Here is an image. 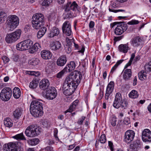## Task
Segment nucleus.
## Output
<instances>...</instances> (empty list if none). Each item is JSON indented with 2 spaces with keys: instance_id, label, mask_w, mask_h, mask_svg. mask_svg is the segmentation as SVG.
<instances>
[{
  "instance_id": "58",
  "label": "nucleus",
  "mask_w": 151,
  "mask_h": 151,
  "mask_svg": "<svg viewBox=\"0 0 151 151\" xmlns=\"http://www.w3.org/2000/svg\"><path fill=\"white\" fill-rule=\"evenodd\" d=\"M38 59L37 58H35L32 59V63H33L32 65H37L38 63Z\"/></svg>"
},
{
  "instance_id": "55",
  "label": "nucleus",
  "mask_w": 151,
  "mask_h": 151,
  "mask_svg": "<svg viewBox=\"0 0 151 151\" xmlns=\"http://www.w3.org/2000/svg\"><path fill=\"white\" fill-rule=\"evenodd\" d=\"M2 59L4 63H6L9 61V58L6 56H3L2 57Z\"/></svg>"
},
{
  "instance_id": "63",
  "label": "nucleus",
  "mask_w": 151,
  "mask_h": 151,
  "mask_svg": "<svg viewBox=\"0 0 151 151\" xmlns=\"http://www.w3.org/2000/svg\"><path fill=\"white\" fill-rule=\"evenodd\" d=\"M53 148L50 146H47L45 148L46 151H52V150Z\"/></svg>"
},
{
  "instance_id": "28",
  "label": "nucleus",
  "mask_w": 151,
  "mask_h": 151,
  "mask_svg": "<svg viewBox=\"0 0 151 151\" xmlns=\"http://www.w3.org/2000/svg\"><path fill=\"white\" fill-rule=\"evenodd\" d=\"M59 33L58 29H52L49 34V37L51 38L58 35Z\"/></svg>"
},
{
  "instance_id": "64",
  "label": "nucleus",
  "mask_w": 151,
  "mask_h": 151,
  "mask_svg": "<svg viewBox=\"0 0 151 151\" xmlns=\"http://www.w3.org/2000/svg\"><path fill=\"white\" fill-rule=\"evenodd\" d=\"M117 67L116 65H115L112 68L111 72L112 73L115 70Z\"/></svg>"
},
{
  "instance_id": "8",
  "label": "nucleus",
  "mask_w": 151,
  "mask_h": 151,
  "mask_svg": "<svg viewBox=\"0 0 151 151\" xmlns=\"http://www.w3.org/2000/svg\"><path fill=\"white\" fill-rule=\"evenodd\" d=\"M12 90L9 88H4L0 93L1 99L4 101H7L10 99L12 95Z\"/></svg>"
},
{
  "instance_id": "2",
  "label": "nucleus",
  "mask_w": 151,
  "mask_h": 151,
  "mask_svg": "<svg viewBox=\"0 0 151 151\" xmlns=\"http://www.w3.org/2000/svg\"><path fill=\"white\" fill-rule=\"evenodd\" d=\"M44 21L43 15L41 13H36L32 17V23L33 27L35 28H44L42 27V23Z\"/></svg>"
},
{
  "instance_id": "10",
  "label": "nucleus",
  "mask_w": 151,
  "mask_h": 151,
  "mask_svg": "<svg viewBox=\"0 0 151 151\" xmlns=\"http://www.w3.org/2000/svg\"><path fill=\"white\" fill-rule=\"evenodd\" d=\"M142 139L145 142H151V131L148 129H145L142 132Z\"/></svg>"
},
{
  "instance_id": "50",
  "label": "nucleus",
  "mask_w": 151,
  "mask_h": 151,
  "mask_svg": "<svg viewBox=\"0 0 151 151\" xmlns=\"http://www.w3.org/2000/svg\"><path fill=\"white\" fill-rule=\"evenodd\" d=\"M64 73H65L63 72V71L62 70L56 74V77L58 78H61L63 76Z\"/></svg>"
},
{
  "instance_id": "41",
  "label": "nucleus",
  "mask_w": 151,
  "mask_h": 151,
  "mask_svg": "<svg viewBox=\"0 0 151 151\" xmlns=\"http://www.w3.org/2000/svg\"><path fill=\"white\" fill-rule=\"evenodd\" d=\"M37 86V83L35 81L33 80L30 83L29 87L32 89L35 88Z\"/></svg>"
},
{
  "instance_id": "57",
  "label": "nucleus",
  "mask_w": 151,
  "mask_h": 151,
  "mask_svg": "<svg viewBox=\"0 0 151 151\" xmlns=\"http://www.w3.org/2000/svg\"><path fill=\"white\" fill-rule=\"evenodd\" d=\"M42 125H43V127H47L48 125V122L47 121H42Z\"/></svg>"
},
{
  "instance_id": "38",
  "label": "nucleus",
  "mask_w": 151,
  "mask_h": 151,
  "mask_svg": "<svg viewBox=\"0 0 151 151\" xmlns=\"http://www.w3.org/2000/svg\"><path fill=\"white\" fill-rule=\"evenodd\" d=\"M63 33L68 36L72 34L71 29H62Z\"/></svg>"
},
{
  "instance_id": "53",
  "label": "nucleus",
  "mask_w": 151,
  "mask_h": 151,
  "mask_svg": "<svg viewBox=\"0 0 151 151\" xmlns=\"http://www.w3.org/2000/svg\"><path fill=\"white\" fill-rule=\"evenodd\" d=\"M109 10L111 12H112L114 13H116L119 12H125V10L123 9H117V10H113L109 8Z\"/></svg>"
},
{
  "instance_id": "3",
  "label": "nucleus",
  "mask_w": 151,
  "mask_h": 151,
  "mask_svg": "<svg viewBox=\"0 0 151 151\" xmlns=\"http://www.w3.org/2000/svg\"><path fill=\"white\" fill-rule=\"evenodd\" d=\"M127 105L128 102L122 100L121 94L119 93H117L113 104V106L116 109L121 107L122 109H124Z\"/></svg>"
},
{
  "instance_id": "14",
  "label": "nucleus",
  "mask_w": 151,
  "mask_h": 151,
  "mask_svg": "<svg viewBox=\"0 0 151 151\" xmlns=\"http://www.w3.org/2000/svg\"><path fill=\"white\" fill-rule=\"evenodd\" d=\"M67 61V58L65 55L60 56L57 59L56 64L58 66L62 67L64 66Z\"/></svg>"
},
{
  "instance_id": "6",
  "label": "nucleus",
  "mask_w": 151,
  "mask_h": 151,
  "mask_svg": "<svg viewBox=\"0 0 151 151\" xmlns=\"http://www.w3.org/2000/svg\"><path fill=\"white\" fill-rule=\"evenodd\" d=\"M40 133L38 127L34 125H30L28 127L25 131L26 135L27 137H32L37 136Z\"/></svg>"
},
{
  "instance_id": "40",
  "label": "nucleus",
  "mask_w": 151,
  "mask_h": 151,
  "mask_svg": "<svg viewBox=\"0 0 151 151\" xmlns=\"http://www.w3.org/2000/svg\"><path fill=\"white\" fill-rule=\"evenodd\" d=\"M52 2V0H44L43 1L41 5L42 6H48Z\"/></svg>"
},
{
  "instance_id": "44",
  "label": "nucleus",
  "mask_w": 151,
  "mask_h": 151,
  "mask_svg": "<svg viewBox=\"0 0 151 151\" xmlns=\"http://www.w3.org/2000/svg\"><path fill=\"white\" fill-rule=\"evenodd\" d=\"M71 24L70 22L66 21L63 25L62 28H71Z\"/></svg>"
},
{
  "instance_id": "42",
  "label": "nucleus",
  "mask_w": 151,
  "mask_h": 151,
  "mask_svg": "<svg viewBox=\"0 0 151 151\" xmlns=\"http://www.w3.org/2000/svg\"><path fill=\"white\" fill-rule=\"evenodd\" d=\"M69 67L71 71L74 70L76 67V64L75 63L74 61H70V63L68 64Z\"/></svg>"
},
{
  "instance_id": "45",
  "label": "nucleus",
  "mask_w": 151,
  "mask_h": 151,
  "mask_svg": "<svg viewBox=\"0 0 151 151\" xmlns=\"http://www.w3.org/2000/svg\"><path fill=\"white\" fill-rule=\"evenodd\" d=\"M71 1H68V3L64 7L65 11H70L71 9Z\"/></svg>"
},
{
  "instance_id": "36",
  "label": "nucleus",
  "mask_w": 151,
  "mask_h": 151,
  "mask_svg": "<svg viewBox=\"0 0 151 151\" xmlns=\"http://www.w3.org/2000/svg\"><path fill=\"white\" fill-rule=\"evenodd\" d=\"M127 29H115V33L117 35H120L125 31Z\"/></svg>"
},
{
  "instance_id": "18",
  "label": "nucleus",
  "mask_w": 151,
  "mask_h": 151,
  "mask_svg": "<svg viewBox=\"0 0 151 151\" xmlns=\"http://www.w3.org/2000/svg\"><path fill=\"white\" fill-rule=\"evenodd\" d=\"M50 85L49 81L47 79L42 80L40 82L39 86L42 90H45L48 88Z\"/></svg>"
},
{
  "instance_id": "11",
  "label": "nucleus",
  "mask_w": 151,
  "mask_h": 151,
  "mask_svg": "<svg viewBox=\"0 0 151 151\" xmlns=\"http://www.w3.org/2000/svg\"><path fill=\"white\" fill-rule=\"evenodd\" d=\"M135 133L132 130L127 131L125 133L124 141L127 143H129L134 137Z\"/></svg>"
},
{
  "instance_id": "7",
  "label": "nucleus",
  "mask_w": 151,
  "mask_h": 151,
  "mask_svg": "<svg viewBox=\"0 0 151 151\" xmlns=\"http://www.w3.org/2000/svg\"><path fill=\"white\" fill-rule=\"evenodd\" d=\"M33 42L30 40H27L20 42L16 45L17 49L23 51L30 49L32 46Z\"/></svg>"
},
{
  "instance_id": "62",
  "label": "nucleus",
  "mask_w": 151,
  "mask_h": 151,
  "mask_svg": "<svg viewBox=\"0 0 151 151\" xmlns=\"http://www.w3.org/2000/svg\"><path fill=\"white\" fill-rule=\"evenodd\" d=\"M58 133V130L56 129V130L55 131L54 133V136H55V138L56 139V140H59V139H58L57 136Z\"/></svg>"
},
{
  "instance_id": "5",
  "label": "nucleus",
  "mask_w": 151,
  "mask_h": 151,
  "mask_svg": "<svg viewBox=\"0 0 151 151\" xmlns=\"http://www.w3.org/2000/svg\"><path fill=\"white\" fill-rule=\"evenodd\" d=\"M19 23L18 17L15 15L9 16L7 20V25L8 27L10 28H15L17 27Z\"/></svg>"
},
{
  "instance_id": "48",
  "label": "nucleus",
  "mask_w": 151,
  "mask_h": 151,
  "mask_svg": "<svg viewBox=\"0 0 151 151\" xmlns=\"http://www.w3.org/2000/svg\"><path fill=\"white\" fill-rule=\"evenodd\" d=\"M139 23L138 20L135 19H132L131 21L128 22L127 24L129 25H134L138 24Z\"/></svg>"
},
{
  "instance_id": "33",
  "label": "nucleus",
  "mask_w": 151,
  "mask_h": 151,
  "mask_svg": "<svg viewBox=\"0 0 151 151\" xmlns=\"http://www.w3.org/2000/svg\"><path fill=\"white\" fill-rule=\"evenodd\" d=\"M47 31V29H40L37 34V37L38 38H40L45 34Z\"/></svg>"
},
{
  "instance_id": "59",
  "label": "nucleus",
  "mask_w": 151,
  "mask_h": 151,
  "mask_svg": "<svg viewBox=\"0 0 151 151\" xmlns=\"http://www.w3.org/2000/svg\"><path fill=\"white\" fill-rule=\"evenodd\" d=\"M109 145L110 147V148L111 151L113 150V144L112 142L110 141H109L108 142Z\"/></svg>"
},
{
  "instance_id": "30",
  "label": "nucleus",
  "mask_w": 151,
  "mask_h": 151,
  "mask_svg": "<svg viewBox=\"0 0 151 151\" xmlns=\"http://www.w3.org/2000/svg\"><path fill=\"white\" fill-rule=\"evenodd\" d=\"M147 76L146 75V71L142 70L138 73V77L139 79L141 80H145L147 78Z\"/></svg>"
},
{
  "instance_id": "52",
  "label": "nucleus",
  "mask_w": 151,
  "mask_h": 151,
  "mask_svg": "<svg viewBox=\"0 0 151 151\" xmlns=\"http://www.w3.org/2000/svg\"><path fill=\"white\" fill-rule=\"evenodd\" d=\"M69 67L68 65L64 68L62 70L63 72L65 73L70 72L71 71L70 69H69Z\"/></svg>"
},
{
  "instance_id": "56",
  "label": "nucleus",
  "mask_w": 151,
  "mask_h": 151,
  "mask_svg": "<svg viewBox=\"0 0 151 151\" xmlns=\"http://www.w3.org/2000/svg\"><path fill=\"white\" fill-rule=\"evenodd\" d=\"M123 122L125 124L127 125H128L130 123L129 119L128 118H125L123 121Z\"/></svg>"
},
{
  "instance_id": "46",
  "label": "nucleus",
  "mask_w": 151,
  "mask_h": 151,
  "mask_svg": "<svg viewBox=\"0 0 151 151\" xmlns=\"http://www.w3.org/2000/svg\"><path fill=\"white\" fill-rule=\"evenodd\" d=\"M78 5L75 1H74L71 4V9L70 10H72L73 11H75L77 9V8Z\"/></svg>"
},
{
  "instance_id": "22",
  "label": "nucleus",
  "mask_w": 151,
  "mask_h": 151,
  "mask_svg": "<svg viewBox=\"0 0 151 151\" xmlns=\"http://www.w3.org/2000/svg\"><path fill=\"white\" fill-rule=\"evenodd\" d=\"M132 76V72L131 70L128 69L126 70L123 75L124 79L125 81H128L129 80Z\"/></svg>"
},
{
  "instance_id": "29",
  "label": "nucleus",
  "mask_w": 151,
  "mask_h": 151,
  "mask_svg": "<svg viewBox=\"0 0 151 151\" xmlns=\"http://www.w3.org/2000/svg\"><path fill=\"white\" fill-rule=\"evenodd\" d=\"M4 124L7 127H11L13 125L12 121L9 118H6L4 120Z\"/></svg>"
},
{
  "instance_id": "54",
  "label": "nucleus",
  "mask_w": 151,
  "mask_h": 151,
  "mask_svg": "<svg viewBox=\"0 0 151 151\" xmlns=\"http://www.w3.org/2000/svg\"><path fill=\"white\" fill-rule=\"evenodd\" d=\"M85 119V117L82 116L81 119H80L78 120V121L77 122V123L80 125H82L83 121Z\"/></svg>"
},
{
  "instance_id": "47",
  "label": "nucleus",
  "mask_w": 151,
  "mask_h": 151,
  "mask_svg": "<svg viewBox=\"0 0 151 151\" xmlns=\"http://www.w3.org/2000/svg\"><path fill=\"white\" fill-rule=\"evenodd\" d=\"M106 141V136L104 134H102L100 138V142L101 143H104Z\"/></svg>"
},
{
  "instance_id": "4",
  "label": "nucleus",
  "mask_w": 151,
  "mask_h": 151,
  "mask_svg": "<svg viewBox=\"0 0 151 151\" xmlns=\"http://www.w3.org/2000/svg\"><path fill=\"white\" fill-rule=\"evenodd\" d=\"M22 32L20 29H18L13 32L7 34L5 38L6 42L9 43L15 42L20 38Z\"/></svg>"
},
{
  "instance_id": "21",
  "label": "nucleus",
  "mask_w": 151,
  "mask_h": 151,
  "mask_svg": "<svg viewBox=\"0 0 151 151\" xmlns=\"http://www.w3.org/2000/svg\"><path fill=\"white\" fill-rule=\"evenodd\" d=\"M40 46L39 44L36 43L33 46L31 47L29 51L30 53H33L36 52L40 50Z\"/></svg>"
},
{
  "instance_id": "17",
  "label": "nucleus",
  "mask_w": 151,
  "mask_h": 151,
  "mask_svg": "<svg viewBox=\"0 0 151 151\" xmlns=\"http://www.w3.org/2000/svg\"><path fill=\"white\" fill-rule=\"evenodd\" d=\"M37 109H42V104L40 102L36 100L32 101L30 106V110Z\"/></svg>"
},
{
  "instance_id": "34",
  "label": "nucleus",
  "mask_w": 151,
  "mask_h": 151,
  "mask_svg": "<svg viewBox=\"0 0 151 151\" xmlns=\"http://www.w3.org/2000/svg\"><path fill=\"white\" fill-rule=\"evenodd\" d=\"M130 147L132 150L135 151H137L139 147V145L137 142L135 141L132 144L130 145Z\"/></svg>"
},
{
  "instance_id": "20",
  "label": "nucleus",
  "mask_w": 151,
  "mask_h": 151,
  "mask_svg": "<svg viewBox=\"0 0 151 151\" xmlns=\"http://www.w3.org/2000/svg\"><path fill=\"white\" fill-rule=\"evenodd\" d=\"M41 55L43 59L45 60H48L50 59L52 57L51 52L47 50H43L41 52Z\"/></svg>"
},
{
  "instance_id": "19",
  "label": "nucleus",
  "mask_w": 151,
  "mask_h": 151,
  "mask_svg": "<svg viewBox=\"0 0 151 151\" xmlns=\"http://www.w3.org/2000/svg\"><path fill=\"white\" fill-rule=\"evenodd\" d=\"M42 109H33L30 110L31 114L35 117H40L43 114Z\"/></svg>"
},
{
  "instance_id": "61",
  "label": "nucleus",
  "mask_w": 151,
  "mask_h": 151,
  "mask_svg": "<svg viewBox=\"0 0 151 151\" xmlns=\"http://www.w3.org/2000/svg\"><path fill=\"white\" fill-rule=\"evenodd\" d=\"M35 73V71H28L26 72V73H27L29 75L33 76H34Z\"/></svg>"
},
{
  "instance_id": "25",
  "label": "nucleus",
  "mask_w": 151,
  "mask_h": 151,
  "mask_svg": "<svg viewBox=\"0 0 151 151\" xmlns=\"http://www.w3.org/2000/svg\"><path fill=\"white\" fill-rule=\"evenodd\" d=\"M119 50L121 52L124 53H127L129 49L128 45L127 44H121L118 47Z\"/></svg>"
},
{
  "instance_id": "13",
  "label": "nucleus",
  "mask_w": 151,
  "mask_h": 151,
  "mask_svg": "<svg viewBox=\"0 0 151 151\" xmlns=\"http://www.w3.org/2000/svg\"><path fill=\"white\" fill-rule=\"evenodd\" d=\"M143 41L142 38L139 36L133 37L131 40V43L135 47L141 45Z\"/></svg>"
},
{
  "instance_id": "12",
  "label": "nucleus",
  "mask_w": 151,
  "mask_h": 151,
  "mask_svg": "<svg viewBox=\"0 0 151 151\" xmlns=\"http://www.w3.org/2000/svg\"><path fill=\"white\" fill-rule=\"evenodd\" d=\"M114 87V83L113 81H111L108 84L106 89L105 95V98L108 100L110 94L113 91Z\"/></svg>"
},
{
  "instance_id": "23",
  "label": "nucleus",
  "mask_w": 151,
  "mask_h": 151,
  "mask_svg": "<svg viewBox=\"0 0 151 151\" xmlns=\"http://www.w3.org/2000/svg\"><path fill=\"white\" fill-rule=\"evenodd\" d=\"M23 110L21 108H17L14 112L13 116L14 118L18 119L21 116Z\"/></svg>"
},
{
  "instance_id": "24",
  "label": "nucleus",
  "mask_w": 151,
  "mask_h": 151,
  "mask_svg": "<svg viewBox=\"0 0 151 151\" xmlns=\"http://www.w3.org/2000/svg\"><path fill=\"white\" fill-rule=\"evenodd\" d=\"M13 93L15 98L18 99L21 95V91L18 88L16 87L13 90Z\"/></svg>"
},
{
  "instance_id": "27",
  "label": "nucleus",
  "mask_w": 151,
  "mask_h": 151,
  "mask_svg": "<svg viewBox=\"0 0 151 151\" xmlns=\"http://www.w3.org/2000/svg\"><path fill=\"white\" fill-rule=\"evenodd\" d=\"M78 100H76L74 101L72 103V105L70 106L69 109L66 111L71 112L73 111L74 109L78 105Z\"/></svg>"
},
{
  "instance_id": "16",
  "label": "nucleus",
  "mask_w": 151,
  "mask_h": 151,
  "mask_svg": "<svg viewBox=\"0 0 151 151\" xmlns=\"http://www.w3.org/2000/svg\"><path fill=\"white\" fill-rule=\"evenodd\" d=\"M50 46L52 50H57L60 49L62 45L60 42L55 41L51 42Z\"/></svg>"
},
{
  "instance_id": "43",
  "label": "nucleus",
  "mask_w": 151,
  "mask_h": 151,
  "mask_svg": "<svg viewBox=\"0 0 151 151\" xmlns=\"http://www.w3.org/2000/svg\"><path fill=\"white\" fill-rule=\"evenodd\" d=\"M66 41L67 45L69 47H71L74 42V40L73 39H70L67 37L66 38Z\"/></svg>"
},
{
  "instance_id": "49",
  "label": "nucleus",
  "mask_w": 151,
  "mask_h": 151,
  "mask_svg": "<svg viewBox=\"0 0 151 151\" xmlns=\"http://www.w3.org/2000/svg\"><path fill=\"white\" fill-rule=\"evenodd\" d=\"M116 117H114L112 118L111 120V123L112 126L114 127L116 126Z\"/></svg>"
},
{
  "instance_id": "31",
  "label": "nucleus",
  "mask_w": 151,
  "mask_h": 151,
  "mask_svg": "<svg viewBox=\"0 0 151 151\" xmlns=\"http://www.w3.org/2000/svg\"><path fill=\"white\" fill-rule=\"evenodd\" d=\"M12 137L17 140H26V139L22 133L16 134L13 136Z\"/></svg>"
},
{
  "instance_id": "15",
  "label": "nucleus",
  "mask_w": 151,
  "mask_h": 151,
  "mask_svg": "<svg viewBox=\"0 0 151 151\" xmlns=\"http://www.w3.org/2000/svg\"><path fill=\"white\" fill-rule=\"evenodd\" d=\"M110 26L111 28H125L127 27L126 23L124 22H115L111 24Z\"/></svg>"
},
{
  "instance_id": "9",
  "label": "nucleus",
  "mask_w": 151,
  "mask_h": 151,
  "mask_svg": "<svg viewBox=\"0 0 151 151\" xmlns=\"http://www.w3.org/2000/svg\"><path fill=\"white\" fill-rule=\"evenodd\" d=\"M57 94L56 89L54 87H51L46 92V98L48 99L52 100L55 98Z\"/></svg>"
},
{
  "instance_id": "51",
  "label": "nucleus",
  "mask_w": 151,
  "mask_h": 151,
  "mask_svg": "<svg viewBox=\"0 0 151 151\" xmlns=\"http://www.w3.org/2000/svg\"><path fill=\"white\" fill-rule=\"evenodd\" d=\"M65 12H67L66 14V18H71L73 16V14L70 11Z\"/></svg>"
},
{
  "instance_id": "35",
  "label": "nucleus",
  "mask_w": 151,
  "mask_h": 151,
  "mask_svg": "<svg viewBox=\"0 0 151 151\" xmlns=\"http://www.w3.org/2000/svg\"><path fill=\"white\" fill-rule=\"evenodd\" d=\"M145 71L147 72H150L151 71V61L146 64L145 66Z\"/></svg>"
},
{
  "instance_id": "60",
  "label": "nucleus",
  "mask_w": 151,
  "mask_h": 151,
  "mask_svg": "<svg viewBox=\"0 0 151 151\" xmlns=\"http://www.w3.org/2000/svg\"><path fill=\"white\" fill-rule=\"evenodd\" d=\"M95 24L94 22L93 21H91L89 23V27L90 28H93Z\"/></svg>"
},
{
  "instance_id": "39",
  "label": "nucleus",
  "mask_w": 151,
  "mask_h": 151,
  "mask_svg": "<svg viewBox=\"0 0 151 151\" xmlns=\"http://www.w3.org/2000/svg\"><path fill=\"white\" fill-rule=\"evenodd\" d=\"M135 57V54L133 53L132 54L131 58L128 63L125 65L124 68H127L128 67L130 66L132 64V61Z\"/></svg>"
},
{
  "instance_id": "37",
  "label": "nucleus",
  "mask_w": 151,
  "mask_h": 151,
  "mask_svg": "<svg viewBox=\"0 0 151 151\" xmlns=\"http://www.w3.org/2000/svg\"><path fill=\"white\" fill-rule=\"evenodd\" d=\"M6 14L4 12H0V23L3 22L4 21V18L6 17Z\"/></svg>"
},
{
  "instance_id": "26",
  "label": "nucleus",
  "mask_w": 151,
  "mask_h": 151,
  "mask_svg": "<svg viewBox=\"0 0 151 151\" xmlns=\"http://www.w3.org/2000/svg\"><path fill=\"white\" fill-rule=\"evenodd\" d=\"M8 147L9 148V151H17V147L16 143L14 142H10L8 144Z\"/></svg>"
},
{
  "instance_id": "32",
  "label": "nucleus",
  "mask_w": 151,
  "mask_h": 151,
  "mask_svg": "<svg viewBox=\"0 0 151 151\" xmlns=\"http://www.w3.org/2000/svg\"><path fill=\"white\" fill-rule=\"evenodd\" d=\"M129 96L130 98L135 99L138 96L137 92L135 90H132L129 93Z\"/></svg>"
},
{
  "instance_id": "1",
  "label": "nucleus",
  "mask_w": 151,
  "mask_h": 151,
  "mask_svg": "<svg viewBox=\"0 0 151 151\" xmlns=\"http://www.w3.org/2000/svg\"><path fill=\"white\" fill-rule=\"evenodd\" d=\"M82 78L81 72L75 71L68 76L63 84V92L66 96L71 95L80 83Z\"/></svg>"
}]
</instances>
